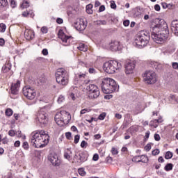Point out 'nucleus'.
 Instances as JSON below:
<instances>
[{"mask_svg": "<svg viewBox=\"0 0 178 178\" xmlns=\"http://www.w3.org/2000/svg\"><path fill=\"white\" fill-rule=\"evenodd\" d=\"M111 9H116V3H115V1H111Z\"/></svg>", "mask_w": 178, "mask_h": 178, "instance_id": "55", "label": "nucleus"}, {"mask_svg": "<svg viewBox=\"0 0 178 178\" xmlns=\"http://www.w3.org/2000/svg\"><path fill=\"white\" fill-rule=\"evenodd\" d=\"M154 140L156 141H159V140H161V136H159V134H154Z\"/></svg>", "mask_w": 178, "mask_h": 178, "instance_id": "58", "label": "nucleus"}, {"mask_svg": "<svg viewBox=\"0 0 178 178\" xmlns=\"http://www.w3.org/2000/svg\"><path fill=\"white\" fill-rule=\"evenodd\" d=\"M132 162H140V156H136L132 159Z\"/></svg>", "mask_w": 178, "mask_h": 178, "instance_id": "44", "label": "nucleus"}, {"mask_svg": "<svg viewBox=\"0 0 178 178\" xmlns=\"http://www.w3.org/2000/svg\"><path fill=\"white\" fill-rule=\"evenodd\" d=\"M92 159L95 161H98V159H99V156L98 155V154H95L93 155Z\"/></svg>", "mask_w": 178, "mask_h": 178, "instance_id": "57", "label": "nucleus"}, {"mask_svg": "<svg viewBox=\"0 0 178 178\" xmlns=\"http://www.w3.org/2000/svg\"><path fill=\"white\" fill-rule=\"evenodd\" d=\"M172 67L175 69L176 70H178V63H172Z\"/></svg>", "mask_w": 178, "mask_h": 178, "instance_id": "54", "label": "nucleus"}, {"mask_svg": "<svg viewBox=\"0 0 178 178\" xmlns=\"http://www.w3.org/2000/svg\"><path fill=\"white\" fill-rule=\"evenodd\" d=\"M42 54L44 56H47L48 55V49H44L42 51Z\"/></svg>", "mask_w": 178, "mask_h": 178, "instance_id": "64", "label": "nucleus"}, {"mask_svg": "<svg viewBox=\"0 0 178 178\" xmlns=\"http://www.w3.org/2000/svg\"><path fill=\"white\" fill-rule=\"evenodd\" d=\"M72 117L70 113L67 111H63L57 113L55 115V122L58 126H63L64 124H67L70 122Z\"/></svg>", "mask_w": 178, "mask_h": 178, "instance_id": "7", "label": "nucleus"}, {"mask_svg": "<svg viewBox=\"0 0 178 178\" xmlns=\"http://www.w3.org/2000/svg\"><path fill=\"white\" fill-rule=\"evenodd\" d=\"M173 158V153L172 152L168 151L165 153V159H172Z\"/></svg>", "mask_w": 178, "mask_h": 178, "instance_id": "35", "label": "nucleus"}, {"mask_svg": "<svg viewBox=\"0 0 178 178\" xmlns=\"http://www.w3.org/2000/svg\"><path fill=\"white\" fill-rule=\"evenodd\" d=\"M55 76L56 82L60 86H67L69 83V74L65 68H58Z\"/></svg>", "mask_w": 178, "mask_h": 178, "instance_id": "6", "label": "nucleus"}, {"mask_svg": "<svg viewBox=\"0 0 178 178\" xmlns=\"http://www.w3.org/2000/svg\"><path fill=\"white\" fill-rule=\"evenodd\" d=\"M23 94L27 99H34L35 96L37 95V92H35V89L30 87V86H25L23 88Z\"/></svg>", "mask_w": 178, "mask_h": 178, "instance_id": "12", "label": "nucleus"}, {"mask_svg": "<svg viewBox=\"0 0 178 178\" xmlns=\"http://www.w3.org/2000/svg\"><path fill=\"white\" fill-rule=\"evenodd\" d=\"M143 80L146 84H155L158 81V76L154 71H146L143 75Z\"/></svg>", "mask_w": 178, "mask_h": 178, "instance_id": "10", "label": "nucleus"}, {"mask_svg": "<svg viewBox=\"0 0 178 178\" xmlns=\"http://www.w3.org/2000/svg\"><path fill=\"white\" fill-rule=\"evenodd\" d=\"M111 154L112 155H118L119 154V151L115 147H112Z\"/></svg>", "mask_w": 178, "mask_h": 178, "instance_id": "45", "label": "nucleus"}, {"mask_svg": "<svg viewBox=\"0 0 178 178\" xmlns=\"http://www.w3.org/2000/svg\"><path fill=\"white\" fill-rule=\"evenodd\" d=\"M5 113L6 116H12V115H13V110L11 108H7Z\"/></svg>", "mask_w": 178, "mask_h": 178, "instance_id": "39", "label": "nucleus"}, {"mask_svg": "<svg viewBox=\"0 0 178 178\" xmlns=\"http://www.w3.org/2000/svg\"><path fill=\"white\" fill-rule=\"evenodd\" d=\"M63 101H65V97L63 95H60L57 100L58 104H62Z\"/></svg>", "mask_w": 178, "mask_h": 178, "instance_id": "42", "label": "nucleus"}, {"mask_svg": "<svg viewBox=\"0 0 178 178\" xmlns=\"http://www.w3.org/2000/svg\"><path fill=\"white\" fill-rule=\"evenodd\" d=\"M47 83V79L44 77H42L39 79V84L42 86V84H45Z\"/></svg>", "mask_w": 178, "mask_h": 178, "instance_id": "43", "label": "nucleus"}, {"mask_svg": "<svg viewBox=\"0 0 178 178\" xmlns=\"http://www.w3.org/2000/svg\"><path fill=\"white\" fill-rule=\"evenodd\" d=\"M30 6V3L27 1H24L21 5L22 9H26Z\"/></svg>", "mask_w": 178, "mask_h": 178, "instance_id": "33", "label": "nucleus"}, {"mask_svg": "<svg viewBox=\"0 0 178 178\" xmlns=\"http://www.w3.org/2000/svg\"><path fill=\"white\" fill-rule=\"evenodd\" d=\"M105 10V6L102 5L99 8V12H104Z\"/></svg>", "mask_w": 178, "mask_h": 178, "instance_id": "63", "label": "nucleus"}, {"mask_svg": "<svg viewBox=\"0 0 178 178\" xmlns=\"http://www.w3.org/2000/svg\"><path fill=\"white\" fill-rule=\"evenodd\" d=\"M76 78L79 79V81H82L81 84H88L89 81L88 80H84L86 79V74H79L76 75Z\"/></svg>", "mask_w": 178, "mask_h": 178, "instance_id": "23", "label": "nucleus"}, {"mask_svg": "<svg viewBox=\"0 0 178 178\" xmlns=\"http://www.w3.org/2000/svg\"><path fill=\"white\" fill-rule=\"evenodd\" d=\"M95 24L96 26H105L106 25V20H98L95 22Z\"/></svg>", "mask_w": 178, "mask_h": 178, "instance_id": "32", "label": "nucleus"}, {"mask_svg": "<svg viewBox=\"0 0 178 178\" xmlns=\"http://www.w3.org/2000/svg\"><path fill=\"white\" fill-rule=\"evenodd\" d=\"M150 65L153 69H156V70H159V69H162V65L158 62L152 61Z\"/></svg>", "mask_w": 178, "mask_h": 178, "instance_id": "24", "label": "nucleus"}, {"mask_svg": "<svg viewBox=\"0 0 178 178\" xmlns=\"http://www.w3.org/2000/svg\"><path fill=\"white\" fill-rule=\"evenodd\" d=\"M106 117V113H102L100 114L98 117L99 120H104L105 118Z\"/></svg>", "mask_w": 178, "mask_h": 178, "instance_id": "46", "label": "nucleus"}, {"mask_svg": "<svg viewBox=\"0 0 178 178\" xmlns=\"http://www.w3.org/2000/svg\"><path fill=\"white\" fill-rule=\"evenodd\" d=\"M2 178H12V172H8L6 174H4Z\"/></svg>", "mask_w": 178, "mask_h": 178, "instance_id": "52", "label": "nucleus"}, {"mask_svg": "<svg viewBox=\"0 0 178 178\" xmlns=\"http://www.w3.org/2000/svg\"><path fill=\"white\" fill-rule=\"evenodd\" d=\"M149 33L142 31L136 35L134 45L136 47V48H144V47H147V44L149 42Z\"/></svg>", "mask_w": 178, "mask_h": 178, "instance_id": "4", "label": "nucleus"}, {"mask_svg": "<svg viewBox=\"0 0 178 178\" xmlns=\"http://www.w3.org/2000/svg\"><path fill=\"white\" fill-rule=\"evenodd\" d=\"M152 38L156 44H163L169 38L168 24L163 19H155L151 26Z\"/></svg>", "mask_w": 178, "mask_h": 178, "instance_id": "1", "label": "nucleus"}, {"mask_svg": "<svg viewBox=\"0 0 178 178\" xmlns=\"http://www.w3.org/2000/svg\"><path fill=\"white\" fill-rule=\"evenodd\" d=\"M78 173L80 176L84 177L86 175H87V172H86V170H84V168H79L78 169Z\"/></svg>", "mask_w": 178, "mask_h": 178, "instance_id": "36", "label": "nucleus"}, {"mask_svg": "<svg viewBox=\"0 0 178 178\" xmlns=\"http://www.w3.org/2000/svg\"><path fill=\"white\" fill-rule=\"evenodd\" d=\"M134 16L135 17H138V16H141V9L136 8L134 10Z\"/></svg>", "mask_w": 178, "mask_h": 178, "instance_id": "30", "label": "nucleus"}, {"mask_svg": "<svg viewBox=\"0 0 178 178\" xmlns=\"http://www.w3.org/2000/svg\"><path fill=\"white\" fill-rule=\"evenodd\" d=\"M88 112H91V109L90 108H83L81 111V115H86V113H88Z\"/></svg>", "mask_w": 178, "mask_h": 178, "instance_id": "38", "label": "nucleus"}, {"mask_svg": "<svg viewBox=\"0 0 178 178\" xmlns=\"http://www.w3.org/2000/svg\"><path fill=\"white\" fill-rule=\"evenodd\" d=\"M162 122H163V120H162V118H159L158 120H154L153 121H152L150 122V124L151 126H153V127L156 129V127H158V124L162 123Z\"/></svg>", "mask_w": 178, "mask_h": 178, "instance_id": "26", "label": "nucleus"}, {"mask_svg": "<svg viewBox=\"0 0 178 178\" xmlns=\"http://www.w3.org/2000/svg\"><path fill=\"white\" fill-rule=\"evenodd\" d=\"M24 37L26 40L30 41L33 40L34 37H35V33H34V31L31 29H26L24 31Z\"/></svg>", "mask_w": 178, "mask_h": 178, "instance_id": "20", "label": "nucleus"}, {"mask_svg": "<svg viewBox=\"0 0 178 178\" xmlns=\"http://www.w3.org/2000/svg\"><path fill=\"white\" fill-rule=\"evenodd\" d=\"M78 92H79V88H77V86L71 87L68 91L69 98H71L72 101H76V98H77Z\"/></svg>", "mask_w": 178, "mask_h": 178, "instance_id": "15", "label": "nucleus"}, {"mask_svg": "<svg viewBox=\"0 0 178 178\" xmlns=\"http://www.w3.org/2000/svg\"><path fill=\"white\" fill-rule=\"evenodd\" d=\"M20 88V81H17V82L12 83L11 85V92L15 95L19 94V90Z\"/></svg>", "mask_w": 178, "mask_h": 178, "instance_id": "19", "label": "nucleus"}, {"mask_svg": "<svg viewBox=\"0 0 178 178\" xmlns=\"http://www.w3.org/2000/svg\"><path fill=\"white\" fill-rule=\"evenodd\" d=\"M65 136L68 140H70L72 138V133L70 132L65 133Z\"/></svg>", "mask_w": 178, "mask_h": 178, "instance_id": "59", "label": "nucleus"}, {"mask_svg": "<svg viewBox=\"0 0 178 178\" xmlns=\"http://www.w3.org/2000/svg\"><path fill=\"white\" fill-rule=\"evenodd\" d=\"M22 16L23 17H29V16H30V17H34V13L33 10H26L22 13Z\"/></svg>", "mask_w": 178, "mask_h": 178, "instance_id": "27", "label": "nucleus"}, {"mask_svg": "<svg viewBox=\"0 0 178 178\" xmlns=\"http://www.w3.org/2000/svg\"><path fill=\"white\" fill-rule=\"evenodd\" d=\"M87 27V21L81 18L77 22L75 23V28L79 31H84Z\"/></svg>", "mask_w": 178, "mask_h": 178, "instance_id": "14", "label": "nucleus"}, {"mask_svg": "<svg viewBox=\"0 0 178 178\" xmlns=\"http://www.w3.org/2000/svg\"><path fill=\"white\" fill-rule=\"evenodd\" d=\"M22 148H24V149H26V151H27V149H29V148H30V146L29 145V143L24 142L23 145H22Z\"/></svg>", "mask_w": 178, "mask_h": 178, "instance_id": "41", "label": "nucleus"}, {"mask_svg": "<svg viewBox=\"0 0 178 178\" xmlns=\"http://www.w3.org/2000/svg\"><path fill=\"white\" fill-rule=\"evenodd\" d=\"M6 30V25L4 24H0V33H5Z\"/></svg>", "mask_w": 178, "mask_h": 178, "instance_id": "40", "label": "nucleus"}, {"mask_svg": "<svg viewBox=\"0 0 178 178\" xmlns=\"http://www.w3.org/2000/svg\"><path fill=\"white\" fill-rule=\"evenodd\" d=\"M159 152H160L159 149H156L152 152V155L156 156V155H159Z\"/></svg>", "mask_w": 178, "mask_h": 178, "instance_id": "53", "label": "nucleus"}, {"mask_svg": "<svg viewBox=\"0 0 178 178\" xmlns=\"http://www.w3.org/2000/svg\"><path fill=\"white\" fill-rule=\"evenodd\" d=\"M92 4H88L86 6V13H88V15H92L94 11L92 10Z\"/></svg>", "mask_w": 178, "mask_h": 178, "instance_id": "28", "label": "nucleus"}, {"mask_svg": "<svg viewBox=\"0 0 178 178\" xmlns=\"http://www.w3.org/2000/svg\"><path fill=\"white\" fill-rule=\"evenodd\" d=\"M31 143L35 148H44L49 143V135L44 130L33 132Z\"/></svg>", "mask_w": 178, "mask_h": 178, "instance_id": "2", "label": "nucleus"}, {"mask_svg": "<svg viewBox=\"0 0 178 178\" xmlns=\"http://www.w3.org/2000/svg\"><path fill=\"white\" fill-rule=\"evenodd\" d=\"M36 123L41 126H45L48 123V114L45 111V108H40L36 115Z\"/></svg>", "mask_w": 178, "mask_h": 178, "instance_id": "8", "label": "nucleus"}, {"mask_svg": "<svg viewBox=\"0 0 178 178\" xmlns=\"http://www.w3.org/2000/svg\"><path fill=\"white\" fill-rule=\"evenodd\" d=\"M40 30L42 34H47V33H48V28H47L46 26L42 27Z\"/></svg>", "mask_w": 178, "mask_h": 178, "instance_id": "51", "label": "nucleus"}, {"mask_svg": "<svg viewBox=\"0 0 178 178\" xmlns=\"http://www.w3.org/2000/svg\"><path fill=\"white\" fill-rule=\"evenodd\" d=\"M170 99H171V101H176V102H177V99H176V96L174 95H170Z\"/></svg>", "mask_w": 178, "mask_h": 178, "instance_id": "60", "label": "nucleus"}, {"mask_svg": "<svg viewBox=\"0 0 178 178\" xmlns=\"http://www.w3.org/2000/svg\"><path fill=\"white\" fill-rule=\"evenodd\" d=\"M136 70V61L134 60H128L125 63L126 74H133Z\"/></svg>", "mask_w": 178, "mask_h": 178, "instance_id": "13", "label": "nucleus"}, {"mask_svg": "<svg viewBox=\"0 0 178 178\" xmlns=\"http://www.w3.org/2000/svg\"><path fill=\"white\" fill-rule=\"evenodd\" d=\"M123 24L125 27H128V26L130 25V21L129 20H125L123 22Z\"/></svg>", "mask_w": 178, "mask_h": 178, "instance_id": "61", "label": "nucleus"}, {"mask_svg": "<svg viewBox=\"0 0 178 178\" xmlns=\"http://www.w3.org/2000/svg\"><path fill=\"white\" fill-rule=\"evenodd\" d=\"M122 69V64L116 60L106 61L103 65V70L108 74H113Z\"/></svg>", "mask_w": 178, "mask_h": 178, "instance_id": "5", "label": "nucleus"}, {"mask_svg": "<svg viewBox=\"0 0 178 178\" xmlns=\"http://www.w3.org/2000/svg\"><path fill=\"white\" fill-rule=\"evenodd\" d=\"M56 23H58V24H62V23H63V19L62 18H57Z\"/></svg>", "mask_w": 178, "mask_h": 178, "instance_id": "62", "label": "nucleus"}, {"mask_svg": "<svg viewBox=\"0 0 178 178\" xmlns=\"http://www.w3.org/2000/svg\"><path fill=\"white\" fill-rule=\"evenodd\" d=\"M122 48H123V46L119 41H113L110 43L111 51L116 52V51H122Z\"/></svg>", "mask_w": 178, "mask_h": 178, "instance_id": "16", "label": "nucleus"}, {"mask_svg": "<svg viewBox=\"0 0 178 178\" xmlns=\"http://www.w3.org/2000/svg\"><path fill=\"white\" fill-rule=\"evenodd\" d=\"M78 49L79 51H83V52H86L87 51V49H88V48L84 44L81 43V44H79V46L78 47Z\"/></svg>", "mask_w": 178, "mask_h": 178, "instance_id": "29", "label": "nucleus"}, {"mask_svg": "<svg viewBox=\"0 0 178 178\" xmlns=\"http://www.w3.org/2000/svg\"><path fill=\"white\" fill-rule=\"evenodd\" d=\"M49 161L54 166H59L60 165V160L58 158V155L56 154H51L49 156Z\"/></svg>", "mask_w": 178, "mask_h": 178, "instance_id": "17", "label": "nucleus"}, {"mask_svg": "<svg viewBox=\"0 0 178 178\" xmlns=\"http://www.w3.org/2000/svg\"><path fill=\"white\" fill-rule=\"evenodd\" d=\"M175 51V49L173 44H168L167 47L162 48L163 55H172Z\"/></svg>", "mask_w": 178, "mask_h": 178, "instance_id": "18", "label": "nucleus"}, {"mask_svg": "<svg viewBox=\"0 0 178 178\" xmlns=\"http://www.w3.org/2000/svg\"><path fill=\"white\" fill-rule=\"evenodd\" d=\"M86 92L91 99H95V98H98L101 94L99 91V88L95 84H90L86 88Z\"/></svg>", "mask_w": 178, "mask_h": 178, "instance_id": "9", "label": "nucleus"}, {"mask_svg": "<svg viewBox=\"0 0 178 178\" xmlns=\"http://www.w3.org/2000/svg\"><path fill=\"white\" fill-rule=\"evenodd\" d=\"M58 36V38L61 40V44L62 45H64V47H68V45H70L72 43V41H73V38H72V36L66 35L62 29L59 30Z\"/></svg>", "mask_w": 178, "mask_h": 178, "instance_id": "11", "label": "nucleus"}, {"mask_svg": "<svg viewBox=\"0 0 178 178\" xmlns=\"http://www.w3.org/2000/svg\"><path fill=\"white\" fill-rule=\"evenodd\" d=\"M101 87L104 94H112V92L119 90V86H118L116 81L111 78L104 79L102 81Z\"/></svg>", "mask_w": 178, "mask_h": 178, "instance_id": "3", "label": "nucleus"}, {"mask_svg": "<svg viewBox=\"0 0 178 178\" xmlns=\"http://www.w3.org/2000/svg\"><path fill=\"white\" fill-rule=\"evenodd\" d=\"M88 72L90 74H95V73H97V70L94 67H89Z\"/></svg>", "mask_w": 178, "mask_h": 178, "instance_id": "48", "label": "nucleus"}, {"mask_svg": "<svg viewBox=\"0 0 178 178\" xmlns=\"http://www.w3.org/2000/svg\"><path fill=\"white\" fill-rule=\"evenodd\" d=\"M148 156L145 155L140 156V162H142L143 163H148Z\"/></svg>", "mask_w": 178, "mask_h": 178, "instance_id": "34", "label": "nucleus"}, {"mask_svg": "<svg viewBox=\"0 0 178 178\" xmlns=\"http://www.w3.org/2000/svg\"><path fill=\"white\" fill-rule=\"evenodd\" d=\"M88 145V143L86 142V140H83L81 143V148H87V146Z\"/></svg>", "mask_w": 178, "mask_h": 178, "instance_id": "49", "label": "nucleus"}, {"mask_svg": "<svg viewBox=\"0 0 178 178\" xmlns=\"http://www.w3.org/2000/svg\"><path fill=\"white\" fill-rule=\"evenodd\" d=\"M12 69V65L9 63H6L2 67V72L3 73H8L9 70Z\"/></svg>", "mask_w": 178, "mask_h": 178, "instance_id": "25", "label": "nucleus"}, {"mask_svg": "<svg viewBox=\"0 0 178 178\" xmlns=\"http://www.w3.org/2000/svg\"><path fill=\"white\" fill-rule=\"evenodd\" d=\"M164 170L166 172H170V170H173V165L172 163H167L166 165L164 167Z\"/></svg>", "mask_w": 178, "mask_h": 178, "instance_id": "31", "label": "nucleus"}, {"mask_svg": "<svg viewBox=\"0 0 178 178\" xmlns=\"http://www.w3.org/2000/svg\"><path fill=\"white\" fill-rule=\"evenodd\" d=\"M8 134L9 136H10V137H15V134H16V133L15 132L14 130H10L8 131Z\"/></svg>", "mask_w": 178, "mask_h": 178, "instance_id": "56", "label": "nucleus"}, {"mask_svg": "<svg viewBox=\"0 0 178 178\" xmlns=\"http://www.w3.org/2000/svg\"><path fill=\"white\" fill-rule=\"evenodd\" d=\"M171 30L175 35H178V21L174 20L171 23Z\"/></svg>", "mask_w": 178, "mask_h": 178, "instance_id": "22", "label": "nucleus"}, {"mask_svg": "<svg viewBox=\"0 0 178 178\" xmlns=\"http://www.w3.org/2000/svg\"><path fill=\"white\" fill-rule=\"evenodd\" d=\"M8 6V0H0V8Z\"/></svg>", "mask_w": 178, "mask_h": 178, "instance_id": "37", "label": "nucleus"}, {"mask_svg": "<svg viewBox=\"0 0 178 178\" xmlns=\"http://www.w3.org/2000/svg\"><path fill=\"white\" fill-rule=\"evenodd\" d=\"M79 141H80V135H76L74 136V144H77Z\"/></svg>", "mask_w": 178, "mask_h": 178, "instance_id": "50", "label": "nucleus"}, {"mask_svg": "<svg viewBox=\"0 0 178 178\" xmlns=\"http://www.w3.org/2000/svg\"><path fill=\"white\" fill-rule=\"evenodd\" d=\"M151 148H152L151 143H148L147 145L145 146L144 149L145 151H147V152H148L151 151Z\"/></svg>", "mask_w": 178, "mask_h": 178, "instance_id": "47", "label": "nucleus"}, {"mask_svg": "<svg viewBox=\"0 0 178 178\" xmlns=\"http://www.w3.org/2000/svg\"><path fill=\"white\" fill-rule=\"evenodd\" d=\"M73 156V151L70 148L65 149L64 151V158L70 161Z\"/></svg>", "mask_w": 178, "mask_h": 178, "instance_id": "21", "label": "nucleus"}]
</instances>
